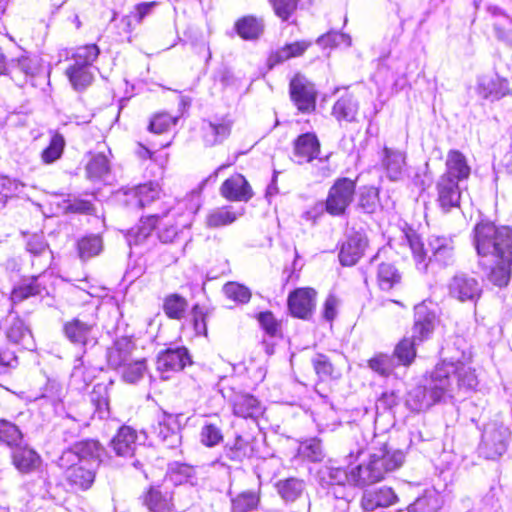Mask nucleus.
<instances>
[{"instance_id": "nucleus-27", "label": "nucleus", "mask_w": 512, "mask_h": 512, "mask_svg": "<svg viewBox=\"0 0 512 512\" xmlns=\"http://www.w3.org/2000/svg\"><path fill=\"white\" fill-rule=\"evenodd\" d=\"M65 470L66 479L71 485L81 489H88L95 479V469L72 461L67 466H60Z\"/></svg>"}, {"instance_id": "nucleus-2", "label": "nucleus", "mask_w": 512, "mask_h": 512, "mask_svg": "<svg viewBox=\"0 0 512 512\" xmlns=\"http://www.w3.org/2000/svg\"><path fill=\"white\" fill-rule=\"evenodd\" d=\"M474 245L488 280L506 286L512 271V228L479 223L474 229Z\"/></svg>"}, {"instance_id": "nucleus-49", "label": "nucleus", "mask_w": 512, "mask_h": 512, "mask_svg": "<svg viewBox=\"0 0 512 512\" xmlns=\"http://www.w3.org/2000/svg\"><path fill=\"white\" fill-rule=\"evenodd\" d=\"M22 437V432L14 423L0 420V442L15 448L21 442Z\"/></svg>"}, {"instance_id": "nucleus-30", "label": "nucleus", "mask_w": 512, "mask_h": 512, "mask_svg": "<svg viewBox=\"0 0 512 512\" xmlns=\"http://www.w3.org/2000/svg\"><path fill=\"white\" fill-rule=\"evenodd\" d=\"M136 439V431L129 426H123L111 440V447L118 456H131L136 448Z\"/></svg>"}, {"instance_id": "nucleus-25", "label": "nucleus", "mask_w": 512, "mask_h": 512, "mask_svg": "<svg viewBox=\"0 0 512 512\" xmlns=\"http://www.w3.org/2000/svg\"><path fill=\"white\" fill-rule=\"evenodd\" d=\"M320 153V143L316 135L306 133L300 135L295 141L294 157L298 164L311 162Z\"/></svg>"}, {"instance_id": "nucleus-35", "label": "nucleus", "mask_w": 512, "mask_h": 512, "mask_svg": "<svg viewBox=\"0 0 512 512\" xmlns=\"http://www.w3.org/2000/svg\"><path fill=\"white\" fill-rule=\"evenodd\" d=\"M359 104L352 95H344L333 106L332 114L338 121L353 122L358 114Z\"/></svg>"}, {"instance_id": "nucleus-41", "label": "nucleus", "mask_w": 512, "mask_h": 512, "mask_svg": "<svg viewBox=\"0 0 512 512\" xmlns=\"http://www.w3.org/2000/svg\"><path fill=\"white\" fill-rule=\"evenodd\" d=\"M378 458V465L384 468V474L399 468L404 462V454L400 450L390 451L386 447L373 453Z\"/></svg>"}, {"instance_id": "nucleus-6", "label": "nucleus", "mask_w": 512, "mask_h": 512, "mask_svg": "<svg viewBox=\"0 0 512 512\" xmlns=\"http://www.w3.org/2000/svg\"><path fill=\"white\" fill-rule=\"evenodd\" d=\"M509 429L501 422L491 421L484 426L480 453L487 459H497L508 447Z\"/></svg>"}, {"instance_id": "nucleus-28", "label": "nucleus", "mask_w": 512, "mask_h": 512, "mask_svg": "<svg viewBox=\"0 0 512 512\" xmlns=\"http://www.w3.org/2000/svg\"><path fill=\"white\" fill-rule=\"evenodd\" d=\"M445 166L446 172L442 176L453 178L458 183L467 179L471 172L465 155L458 150H450L447 153Z\"/></svg>"}, {"instance_id": "nucleus-10", "label": "nucleus", "mask_w": 512, "mask_h": 512, "mask_svg": "<svg viewBox=\"0 0 512 512\" xmlns=\"http://www.w3.org/2000/svg\"><path fill=\"white\" fill-rule=\"evenodd\" d=\"M290 94L297 108L302 112L315 109L316 90L305 77L296 75L290 82Z\"/></svg>"}, {"instance_id": "nucleus-20", "label": "nucleus", "mask_w": 512, "mask_h": 512, "mask_svg": "<svg viewBox=\"0 0 512 512\" xmlns=\"http://www.w3.org/2000/svg\"><path fill=\"white\" fill-rule=\"evenodd\" d=\"M232 125L233 121L227 116L203 122L202 138L205 145L212 147L222 143L230 135Z\"/></svg>"}, {"instance_id": "nucleus-46", "label": "nucleus", "mask_w": 512, "mask_h": 512, "mask_svg": "<svg viewBox=\"0 0 512 512\" xmlns=\"http://www.w3.org/2000/svg\"><path fill=\"white\" fill-rule=\"evenodd\" d=\"M377 279L382 290H390L400 282L401 275L392 264L382 263L378 268Z\"/></svg>"}, {"instance_id": "nucleus-52", "label": "nucleus", "mask_w": 512, "mask_h": 512, "mask_svg": "<svg viewBox=\"0 0 512 512\" xmlns=\"http://www.w3.org/2000/svg\"><path fill=\"white\" fill-rule=\"evenodd\" d=\"M368 366L374 372L387 376L396 367V360L393 356L379 353L369 360Z\"/></svg>"}, {"instance_id": "nucleus-51", "label": "nucleus", "mask_w": 512, "mask_h": 512, "mask_svg": "<svg viewBox=\"0 0 512 512\" xmlns=\"http://www.w3.org/2000/svg\"><path fill=\"white\" fill-rule=\"evenodd\" d=\"M311 45L308 41H297L290 43L279 49L272 57L274 62H283L292 57L302 55Z\"/></svg>"}, {"instance_id": "nucleus-40", "label": "nucleus", "mask_w": 512, "mask_h": 512, "mask_svg": "<svg viewBox=\"0 0 512 512\" xmlns=\"http://www.w3.org/2000/svg\"><path fill=\"white\" fill-rule=\"evenodd\" d=\"M489 12L499 18L494 24L497 37L506 43H512V18L503 14L501 9L496 6H490Z\"/></svg>"}, {"instance_id": "nucleus-64", "label": "nucleus", "mask_w": 512, "mask_h": 512, "mask_svg": "<svg viewBox=\"0 0 512 512\" xmlns=\"http://www.w3.org/2000/svg\"><path fill=\"white\" fill-rule=\"evenodd\" d=\"M313 367L317 375L321 378L332 375L333 366L325 355L319 354L312 360Z\"/></svg>"}, {"instance_id": "nucleus-61", "label": "nucleus", "mask_w": 512, "mask_h": 512, "mask_svg": "<svg viewBox=\"0 0 512 512\" xmlns=\"http://www.w3.org/2000/svg\"><path fill=\"white\" fill-rule=\"evenodd\" d=\"M251 449L248 443L241 437H237L234 445L228 449L227 456L234 461H242L249 457Z\"/></svg>"}, {"instance_id": "nucleus-4", "label": "nucleus", "mask_w": 512, "mask_h": 512, "mask_svg": "<svg viewBox=\"0 0 512 512\" xmlns=\"http://www.w3.org/2000/svg\"><path fill=\"white\" fill-rule=\"evenodd\" d=\"M437 318L426 302L415 306L413 339H403L395 348L394 356L398 363L410 365L416 356L415 341H423L433 332Z\"/></svg>"}, {"instance_id": "nucleus-11", "label": "nucleus", "mask_w": 512, "mask_h": 512, "mask_svg": "<svg viewBox=\"0 0 512 512\" xmlns=\"http://www.w3.org/2000/svg\"><path fill=\"white\" fill-rule=\"evenodd\" d=\"M399 501L394 490L387 486L366 490L361 499V506L366 512H380Z\"/></svg>"}, {"instance_id": "nucleus-24", "label": "nucleus", "mask_w": 512, "mask_h": 512, "mask_svg": "<svg viewBox=\"0 0 512 512\" xmlns=\"http://www.w3.org/2000/svg\"><path fill=\"white\" fill-rule=\"evenodd\" d=\"M126 195L133 196L134 200H125V205L131 209H140L159 197L160 187L157 183L149 182L132 187Z\"/></svg>"}, {"instance_id": "nucleus-9", "label": "nucleus", "mask_w": 512, "mask_h": 512, "mask_svg": "<svg viewBox=\"0 0 512 512\" xmlns=\"http://www.w3.org/2000/svg\"><path fill=\"white\" fill-rule=\"evenodd\" d=\"M66 338L75 345L86 347L97 343V324L95 321H85L74 318L64 324Z\"/></svg>"}, {"instance_id": "nucleus-42", "label": "nucleus", "mask_w": 512, "mask_h": 512, "mask_svg": "<svg viewBox=\"0 0 512 512\" xmlns=\"http://www.w3.org/2000/svg\"><path fill=\"white\" fill-rule=\"evenodd\" d=\"M110 171L109 160L103 153L94 155L86 166V173L91 180L103 179Z\"/></svg>"}, {"instance_id": "nucleus-31", "label": "nucleus", "mask_w": 512, "mask_h": 512, "mask_svg": "<svg viewBox=\"0 0 512 512\" xmlns=\"http://www.w3.org/2000/svg\"><path fill=\"white\" fill-rule=\"evenodd\" d=\"M443 504L440 493L435 488L425 489L423 494L409 504L408 512H436Z\"/></svg>"}, {"instance_id": "nucleus-59", "label": "nucleus", "mask_w": 512, "mask_h": 512, "mask_svg": "<svg viewBox=\"0 0 512 512\" xmlns=\"http://www.w3.org/2000/svg\"><path fill=\"white\" fill-rule=\"evenodd\" d=\"M300 454L312 462L320 461L323 457L322 447L317 439H310L300 446Z\"/></svg>"}, {"instance_id": "nucleus-13", "label": "nucleus", "mask_w": 512, "mask_h": 512, "mask_svg": "<svg viewBox=\"0 0 512 512\" xmlns=\"http://www.w3.org/2000/svg\"><path fill=\"white\" fill-rule=\"evenodd\" d=\"M233 414L244 419H257L264 412L261 402L253 395L244 392H233L229 397Z\"/></svg>"}, {"instance_id": "nucleus-58", "label": "nucleus", "mask_w": 512, "mask_h": 512, "mask_svg": "<svg viewBox=\"0 0 512 512\" xmlns=\"http://www.w3.org/2000/svg\"><path fill=\"white\" fill-rule=\"evenodd\" d=\"M177 122V118L169 115L168 113L156 114L150 122V131L154 133H163L169 130Z\"/></svg>"}, {"instance_id": "nucleus-48", "label": "nucleus", "mask_w": 512, "mask_h": 512, "mask_svg": "<svg viewBox=\"0 0 512 512\" xmlns=\"http://www.w3.org/2000/svg\"><path fill=\"white\" fill-rule=\"evenodd\" d=\"M99 52V48L95 44L77 47L72 54L73 64L92 67V64L97 59Z\"/></svg>"}, {"instance_id": "nucleus-26", "label": "nucleus", "mask_w": 512, "mask_h": 512, "mask_svg": "<svg viewBox=\"0 0 512 512\" xmlns=\"http://www.w3.org/2000/svg\"><path fill=\"white\" fill-rule=\"evenodd\" d=\"M367 240L360 234H353L342 244L339 260L344 266H352L362 257Z\"/></svg>"}, {"instance_id": "nucleus-62", "label": "nucleus", "mask_w": 512, "mask_h": 512, "mask_svg": "<svg viewBox=\"0 0 512 512\" xmlns=\"http://www.w3.org/2000/svg\"><path fill=\"white\" fill-rule=\"evenodd\" d=\"M275 14L282 20H287L297 7L298 0H270Z\"/></svg>"}, {"instance_id": "nucleus-22", "label": "nucleus", "mask_w": 512, "mask_h": 512, "mask_svg": "<svg viewBox=\"0 0 512 512\" xmlns=\"http://www.w3.org/2000/svg\"><path fill=\"white\" fill-rule=\"evenodd\" d=\"M221 195L230 201H248L253 193L247 180L241 174L226 179L220 188Z\"/></svg>"}, {"instance_id": "nucleus-45", "label": "nucleus", "mask_w": 512, "mask_h": 512, "mask_svg": "<svg viewBox=\"0 0 512 512\" xmlns=\"http://www.w3.org/2000/svg\"><path fill=\"white\" fill-rule=\"evenodd\" d=\"M103 248L102 239L97 235L83 237L78 241V253L82 260L98 255Z\"/></svg>"}, {"instance_id": "nucleus-56", "label": "nucleus", "mask_w": 512, "mask_h": 512, "mask_svg": "<svg viewBox=\"0 0 512 512\" xmlns=\"http://www.w3.org/2000/svg\"><path fill=\"white\" fill-rule=\"evenodd\" d=\"M223 440L221 429L211 423H205L200 431V441L207 447H214Z\"/></svg>"}, {"instance_id": "nucleus-37", "label": "nucleus", "mask_w": 512, "mask_h": 512, "mask_svg": "<svg viewBox=\"0 0 512 512\" xmlns=\"http://www.w3.org/2000/svg\"><path fill=\"white\" fill-rule=\"evenodd\" d=\"M235 27L241 38L253 40L263 33L264 24L262 19L254 16H245L236 22Z\"/></svg>"}, {"instance_id": "nucleus-19", "label": "nucleus", "mask_w": 512, "mask_h": 512, "mask_svg": "<svg viewBox=\"0 0 512 512\" xmlns=\"http://www.w3.org/2000/svg\"><path fill=\"white\" fill-rule=\"evenodd\" d=\"M437 201L444 212L458 207L460 202L459 183L448 176H441L437 182Z\"/></svg>"}, {"instance_id": "nucleus-36", "label": "nucleus", "mask_w": 512, "mask_h": 512, "mask_svg": "<svg viewBox=\"0 0 512 512\" xmlns=\"http://www.w3.org/2000/svg\"><path fill=\"white\" fill-rule=\"evenodd\" d=\"M305 487L303 480L294 477L279 480L276 483L277 492L285 502L296 501L304 493Z\"/></svg>"}, {"instance_id": "nucleus-23", "label": "nucleus", "mask_w": 512, "mask_h": 512, "mask_svg": "<svg viewBox=\"0 0 512 512\" xmlns=\"http://www.w3.org/2000/svg\"><path fill=\"white\" fill-rule=\"evenodd\" d=\"M11 458L15 468L23 474L37 470L42 462L40 455L28 446H16Z\"/></svg>"}, {"instance_id": "nucleus-12", "label": "nucleus", "mask_w": 512, "mask_h": 512, "mask_svg": "<svg viewBox=\"0 0 512 512\" xmlns=\"http://www.w3.org/2000/svg\"><path fill=\"white\" fill-rule=\"evenodd\" d=\"M191 360L186 348L167 349L157 358V370L163 379H168L170 373L181 371Z\"/></svg>"}, {"instance_id": "nucleus-18", "label": "nucleus", "mask_w": 512, "mask_h": 512, "mask_svg": "<svg viewBox=\"0 0 512 512\" xmlns=\"http://www.w3.org/2000/svg\"><path fill=\"white\" fill-rule=\"evenodd\" d=\"M381 165L391 181L403 179L406 173V154L403 151L385 147L381 156Z\"/></svg>"}, {"instance_id": "nucleus-47", "label": "nucleus", "mask_w": 512, "mask_h": 512, "mask_svg": "<svg viewBox=\"0 0 512 512\" xmlns=\"http://www.w3.org/2000/svg\"><path fill=\"white\" fill-rule=\"evenodd\" d=\"M260 496L256 492L245 491L232 499V512H250L257 508Z\"/></svg>"}, {"instance_id": "nucleus-15", "label": "nucleus", "mask_w": 512, "mask_h": 512, "mask_svg": "<svg viewBox=\"0 0 512 512\" xmlns=\"http://www.w3.org/2000/svg\"><path fill=\"white\" fill-rule=\"evenodd\" d=\"M477 91L482 98L495 101L512 95V86L503 77L485 75L478 79Z\"/></svg>"}, {"instance_id": "nucleus-43", "label": "nucleus", "mask_w": 512, "mask_h": 512, "mask_svg": "<svg viewBox=\"0 0 512 512\" xmlns=\"http://www.w3.org/2000/svg\"><path fill=\"white\" fill-rule=\"evenodd\" d=\"M187 300L178 295L170 294L164 299L163 310L165 314L171 319H181L187 309Z\"/></svg>"}, {"instance_id": "nucleus-63", "label": "nucleus", "mask_w": 512, "mask_h": 512, "mask_svg": "<svg viewBox=\"0 0 512 512\" xmlns=\"http://www.w3.org/2000/svg\"><path fill=\"white\" fill-rule=\"evenodd\" d=\"M191 321L193 323V327L197 335H206V316L203 309L200 308L199 305H195L192 308Z\"/></svg>"}, {"instance_id": "nucleus-29", "label": "nucleus", "mask_w": 512, "mask_h": 512, "mask_svg": "<svg viewBox=\"0 0 512 512\" xmlns=\"http://www.w3.org/2000/svg\"><path fill=\"white\" fill-rule=\"evenodd\" d=\"M134 349L133 342L122 337L117 339L113 345L107 350V362L113 369L124 367L130 360V355Z\"/></svg>"}, {"instance_id": "nucleus-5", "label": "nucleus", "mask_w": 512, "mask_h": 512, "mask_svg": "<svg viewBox=\"0 0 512 512\" xmlns=\"http://www.w3.org/2000/svg\"><path fill=\"white\" fill-rule=\"evenodd\" d=\"M104 448L96 440H83L65 450L59 458V466H67L72 461L95 469L103 459Z\"/></svg>"}, {"instance_id": "nucleus-16", "label": "nucleus", "mask_w": 512, "mask_h": 512, "mask_svg": "<svg viewBox=\"0 0 512 512\" xmlns=\"http://www.w3.org/2000/svg\"><path fill=\"white\" fill-rule=\"evenodd\" d=\"M316 305V291L312 288H299L290 293L288 307L291 314L297 318H308Z\"/></svg>"}, {"instance_id": "nucleus-34", "label": "nucleus", "mask_w": 512, "mask_h": 512, "mask_svg": "<svg viewBox=\"0 0 512 512\" xmlns=\"http://www.w3.org/2000/svg\"><path fill=\"white\" fill-rule=\"evenodd\" d=\"M6 336L16 344H21L24 348L30 349L33 345L32 335L24 321L18 317H11L9 320Z\"/></svg>"}, {"instance_id": "nucleus-54", "label": "nucleus", "mask_w": 512, "mask_h": 512, "mask_svg": "<svg viewBox=\"0 0 512 512\" xmlns=\"http://www.w3.org/2000/svg\"><path fill=\"white\" fill-rule=\"evenodd\" d=\"M379 204V193L375 187H364L359 196V206L366 213H373Z\"/></svg>"}, {"instance_id": "nucleus-1", "label": "nucleus", "mask_w": 512, "mask_h": 512, "mask_svg": "<svg viewBox=\"0 0 512 512\" xmlns=\"http://www.w3.org/2000/svg\"><path fill=\"white\" fill-rule=\"evenodd\" d=\"M471 352H462L437 364L431 374L428 387H416L410 391L407 402L413 410L427 409L440 401L460 398L478 385L474 369L471 368Z\"/></svg>"}, {"instance_id": "nucleus-17", "label": "nucleus", "mask_w": 512, "mask_h": 512, "mask_svg": "<svg viewBox=\"0 0 512 512\" xmlns=\"http://www.w3.org/2000/svg\"><path fill=\"white\" fill-rule=\"evenodd\" d=\"M351 470L350 485L352 486L363 487L376 483L384 477V468L378 465V458L373 454L367 464L358 465Z\"/></svg>"}, {"instance_id": "nucleus-60", "label": "nucleus", "mask_w": 512, "mask_h": 512, "mask_svg": "<svg viewBox=\"0 0 512 512\" xmlns=\"http://www.w3.org/2000/svg\"><path fill=\"white\" fill-rule=\"evenodd\" d=\"M326 474L331 484L337 485H350V476L352 475L351 468L348 470L343 467H327Z\"/></svg>"}, {"instance_id": "nucleus-3", "label": "nucleus", "mask_w": 512, "mask_h": 512, "mask_svg": "<svg viewBox=\"0 0 512 512\" xmlns=\"http://www.w3.org/2000/svg\"><path fill=\"white\" fill-rule=\"evenodd\" d=\"M403 242L410 248L419 270H426L429 262L448 266L454 261V244L450 237L432 235L425 248L417 234L406 233Z\"/></svg>"}, {"instance_id": "nucleus-55", "label": "nucleus", "mask_w": 512, "mask_h": 512, "mask_svg": "<svg viewBox=\"0 0 512 512\" xmlns=\"http://www.w3.org/2000/svg\"><path fill=\"white\" fill-rule=\"evenodd\" d=\"M317 44L323 48L337 47L342 44L345 45L346 47H350L352 44V39L348 34L331 31L328 32L327 34L320 36L317 39Z\"/></svg>"}, {"instance_id": "nucleus-38", "label": "nucleus", "mask_w": 512, "mask_h": 512, "mask_svg": "<svg viewBox=\"0 0 512 512\" xmlns=\"http://www.w3.org/2000/svg\"><path fill=\"white\" fill-rule=\"evenodd\" d=\"M158 219L159 214H154L146 219H142L137 227L129 230L126 235L129 246L142 243L155 229L156 220Z\"/></svg>"}, {"instance_id": "nucleus-33", "label": "nucleus", "mask_w": 512, "mask_h": 512, "mask_svg": "<svg viewBox=\"0 0 512 512\" xmlns=\"http://www.w3.org/2000/svg\"><path fill=\"white\" fill-rule=\"evenodd\" d=\"M172 495L168 490H162L160 487H151L145 498L144 503L150 512H170L172 509Z\"/></svg>"}, {"instance_id": "nucleus-50", "label": "nucleus", "mask_w": 512, "mask_h": 512, "mask_svg": "<svg viewBox=\"0 0 512 512\" xmlns=\"http://www.w3.org/2000/svg\"><path fill=\"white\" fill-rule=\"evenodd\" d=\"M64 147L65 140L63 136L58 133L53 134L48 147L41 153L42 162L51 164L58 160L63 153Z\"/></svg>"}, {"instance_id": "nucleus-7", "label": "nucleus", "mask_w": 512, "mask_h": 512, "mask_svg": "<svg viewBox=\"0 0 512 512\" xmlns=\"http://www.w3.org/2000/svg\"><path fill=\"white\" fill-rule=\"evenodd\" d=\"M193 213L194 211L192 210L184 213L183 206L178 204L177 207L166 213L159 214L156 224H158V237L160 241L163 243L173 242L180 230L190 227Z\"/></svg>"}, {"instance_id": "nucleus-57", "label": "nucleus", "mask_w": 512, "mask_h": 512, "mask_svg": "<svg viewBox=\"0 0 512 512\" xmlns=\"http://www.w3.org/2000/svg\"><path fill=\"white\" fill-rule=\"evenodd\" d=\"M123 368L122 377L124 381L128 383H135L142 378L146 370V363L144 360L128 362Z\"/></svg>"}, {"instance_id": "nucleus-21", "label": "nucleus", "mask_w": 512, "mask_h": 512, "mask_svg": "<svg viewBox=\"0 0 512 512\" xmlns=\"http://www.w3.org/2000/svg\"><path fill=\"white\" fill-rule=\"evenodd\" d=\"M153 433L168 448H175L181 440L179 427L173 415L163 414L153 426Z\"/></svg>"}, {"instance_id": "nucleus-39", "label": "nucleus", "mask_w": 512, "mask_h": 512, "mask_svg": "<svg viewBox=\"0 0 512 512\" xmlns=\"http://www.w3.org/2000/svg\"><path fill=\"white\" fill-rule=\"evenodd\" d=\"M92 67L79 66L72 64L67 70L66 75L75 90H83L93 81Z\"/></svg>"}, {"instance_id": "nucleus-32", "label": "nucleus", "mask_w": 512, "mask_h": 512, "mask_svg": "<svg viewBox=\"0 0 512 512\" xmlns=\"http://www.w3.org/2000/svg\"><path fill=\"white\" fill-rule=\"evenodd\" d=\"M243 215V209L234 210L231 206L215 208L206 216V226L209 228H220L234 223Z\"/></svg>"}, {"instance_id": "nucleus-44", "label": "nucleus", "mask_w": 512, "mask_h": 512, "mask_svg": "<svg viewBox=\"0 0 512 512\" xmlns=\"http://www.w3.org/2000/svg\"><path fill=\"white\" fill-rule=\"evenodd\" d=\"M41 287L38 284V278L33 277L28 280H24L21 284L16 286L11 293V301L13 303H19L29 298L40 294Z\"/></svg>"}, {"instance_id": "nucleus-14", "label": "nucleus", "mask_w": 512, "mask_h": 512, "mask_svg": "<svg viewBox=\"0 0 512 512\" xmlns=\"http://www.w3.org/2000/svg\"><path fill=\"white\" fill-rule=\"evenodd\" d=\"M451 297L461 301H475L480 297L481 287L479 282L466 274L455 275L448 285Z\"/></svg>"}, {"instance_id": "nucleus-8", "label": "nucleus", "mask_w": 512, "mask_h": 512, "mask_svg": "<svg viewBox=\"0 0 512 512\" xmlns=\"http://www.w3.org/2000/svg\"><path fill=\"white\" fill-rule=\"evenodd\" d=\"M355 181L343 177L338 178L330 187L325 202L327 213L332 216H342L354 200Z\"/></svg>"}, {"instance_id": "nucleus-53", "label": "nucleus", "mask_w": 512, "mask_h": 512, "mask_svg": "<svg viewBox=\"0 0 512 512\" xmlns=\"http://www.w3.org/2000/svg\"><path fill=\"white\" fill-rule=\"evenodd\" d=\"M225 296L239 304H246L250 301L251 291L246 286L237 282H228L223 287Z\"/></svg>"}]
</instances>
